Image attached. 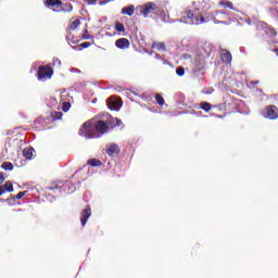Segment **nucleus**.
Masks as SVG:
<instances>
[{"label":"nucleus","instance_id":"nucleus-1","mask_svg":"<svg viewBox=\"0 0 278 278\" xmlns=\"http://www.w3.org/2000/svg\"><path fill=\"white\" fill-rule=\"evenodd\" d=\"M109 130H110V125L108 124V122L103 119H99V121L91 119L83 124L78 134L79 136H83V138L90 140V139L101 138L103 135L108 134Z\"/></svg>","mask_w":278,"mask_h":278},{"label":"nucleus","instance_id":"nucleus-2","mask_svg":"<svg viewBox=\"0 0 278 278\" xmlns=\"http://www.w3.org/2000/svg\"><path fill=\"white\" fill-rule=\"evenodd\" d=\"M162 21L163 23H186L187 25H194V13H192V11H187L185 13V16L181 17L180 20H174V21H168V18L166 17V15H162ZM200 23H206L205 17L201 14H198L195 16V25H200Z\"/></svg>","mask_w":278,"mask_h":278},{"label":"nucleus","instance_id":"nucleus-3","mask_svg":"<svg viewBox=\"0 0 278 278\" xmlns=\"http://www.w3.org/2000/svg\"><path fill=\"white\" fill-rule=\"evenodd\" d=\"M216 52V47L213 43L205 42L202 47L198 49L195 61L198 62L199 68L205 66V60Z\"/></svg>","mask_w":278,"mask_h":278},{"label":"nucleus","instance_id":"nucleus-4","mask_svg":"<svg viewBox=\"0 0 278 278\" xmlns=\"http://www.w3.org/2000/svg\"><path fill=\"white\" fill-rule=\"evenodd\" d=\"M137 10H139L143 18H149V14L160 16L164 13V9L160 5V2H147L142 5H139Z\"/></svg>","mask_w":278,"mask_h":278},{"label":"nucleus","instance_id":"nucleus-5","mask_svg":"<svg viewBox=\"0 0 278 278\" xmlns=\"http://www.w3.org/2000/svg\"><path fill=\"white\" fill-rule=\"evenodd\" d=\"M48 190H51V192H55V190H59L60 194H71L75 192V188L71 185V181L68 180H66L62 186L52 185L48 187Z\"/></svg>","mask_w":278,"mask_h":278},{"label":"nucleus","instance_id":"nucleus-6","mask_svg":"<svg viewBox=\"0 0 278 278\" xmlns=\"http://www.w3.org/2000/svg\"><path fill=\"white\" fill-rule=\"evenodd\" d=\"M37 77L39 81L51 79L53 77V67H51V64L41 65L37 72Z\"/></svg>","mask_w":278,"mask_h":278},{"label":"nucleus","instance_id":"nucleus-7","mask_svg":"<svg viewBox=\"0 0 278 278\" xmlns=\"http://www.w3.org/2000/svg\"><path fill=\"white\" fill-rule=\"evenodd\" d=\"M257 29L258 31H262V36H266L267 38H275V36H277V31L268 26V24H266L265 22H261L258 25H257Z\"/></svg>","mask_w":278,"mask_h":278},{"label":"nucleus","instance_id":"nucleus-8","mask_svg":"<svg viewBox=\"0 0 278 278\" xmlns=\"http://www.w3.org/2000/svg\"><path fill=\"white\" fill-rule=\"evenodd\" d=\"M106 105H108L109 110L118 112V110H121V108H123V101L116 100L114 97H111L106 100Z\"/></svg>","mask_w":278,"mask_h":278},{"label":"nucleus","instance_id":"nucleus-9","mask_svg":"<svg viewBox=\"0 0 278 278\" xmlns=\"http://www.w3.org/2000/svg\"><path fill=\"white\" fill-rule=\"evenodd\" d=\"M265 118H269V121H276V118H278V108L275 105L266 106Z\"/></svg>","mask_w":278,"mask_h":278},{"label":"nucleus","instance_id":"nucleus-10","mask_svg":"<svg viewBox=\"0 0 278 278\" xmlns=\"http://www.w3.org/2000/svg\"><path fill=\"white\" fill-rule=\"evenodd\" d=\"M90 216H92V210L90 206H88L87 208L83 210L80 215V223L83 227H86V223H88V218H90Z\"/></svg>","mask_w":278,"mask_h":278},{"label":"nucleus","instance_id":"nucleus-11","mask_svg":"<svg viewBox=\"0 0 278 278\" xmlns=\"http://www.w3.org/2000/svg\"><path fill=\"white\" fill-rule=\"evenodd\" d=\"M220 51L222 62H224L225 64H231V61L233 60V58L231 56V52L227 49H220Z\"/></svg>","mask_w":278,"mask_h":278},{"label":"nucleus","instance_id":"nucleus-12","mask_svg":"<svg viewBox=\"0 0 278 278\" xmlns=\"http://www.w3.org/2000/svg\"><path fill=\"white\" fill-rule=\"evenodd\" d=\"M223 14H225L222 11H215L214 13H211L208 16L210 18H212L213 23H215V25H226L227 23L224 21H218V18H223ZM216 16H218V18H216Z\"/></svg>","mask_w":278,"mask_h":278},{"label":"nucleus","instance_id":"nucleus-13","mask_svg":"<svg viewBox=\"0 0 278 278\" xmlns=\"http://www.w3.org/2000/svg\"><path fill=\"white\" fill-rule=\"evenodd\" d=\"M52 12H73V4L71 2H62L59 9H52Z\"/></svg>","mask_w":278,"mask_h":278},{"label":"nucleus","instance_id":"nucleus-14","mask_svg":"<svg viewBox=\"0 0 278 278\" xmlns=\"http://www.w3.org/2000/svg\"><path fill=\"white\" fill-rule=\"evenodd\" d=\"M106 153L111 157H114V155H118V153H121V150L118 149V144L112 143L109 147H106Z\"/></svg>","mask_w":278,"mask_h":278},{"label":"nucleus","instance_id":"nucleus-15","mask_svg":"<svg viewBox=\"0 0 278 278\" xmlns=\"http://www.w3.org/2000/svg\"><path fill=\"white\" fill-rule=\"evenodd\" d=\"M115 47L117 49H129V39L127 38H119L115 41Z\"/></svg>","mask_w":278,"mask_h":278},{"label":"nucleus","instance_id":"nucleus-16","mask_svg":"<svg viewBox=\"0 0 278 278\" xmlns=\"http://www.w3.org/2000/svg\"><path fill=\"white\" fill-rule=\"evenodd\" d=\"M46 8H55L54 10H59L62 7V0H46Z\"/></svg>","mask_w":278,"mask_h":278},{"label":"nucleus","instance_id":"nucleus-17","mask_svg":"<svg viewBox=\"0 0 278 278\" xmlns=\"http://www.w3.org/2000/svg\"><path fill=\"white\" fill-rule=\"evenodd\" d=\"M135 12H136V7L134 4L124 7L122 9V14H125L126 16H134Z\"/></svg>","mask_w":278,"mask_h":278},{"label":"nucleus","instance_id":"nucleus-18","mask_svg":"<svg viewBox=\"0 0 278 278\" xmlns=\"http://www.w3.org/2000/svg\"><path fill=\"white\" fill-rule=\"evenodd\" d=\"M34 153H36V150H34V148H31V147L25 148L23 150V155H24L25 160H33Z\"/></svg>","mask_w":278,"mask_h":278},{"label":"nucleus","instance_id":"nucleus-19","mask_svg":"<svg viewBox=\"0 0 278 278\" xmlns=\"http://www.w3.org/2000/svg\"><path fill=\"white\" fill-rule=\"evenodd\" d=\"M269 12H270L271 16H274V18H277V21H278V0H275L273 2V7L269 8Z\"/></svg>","mask_w":278,"mask_h":278},{"label":"nucleus","instance_id":"nucleus-20","mask_svg":"<svg viewBox=\"0 0 278 278\" xmlns=\"http://www.w3.org/2000/svg\"><path fill=\"white\" fill-rule=\"evenodd\" d=\"M152 49H155L156 51H166V43L164 42H153Z\"/></svg>","mask_w":278,"mask_h":278},{"label":"nucleus","instance_id":"nucleus-21","mask_svg":"<svg viewBox=\"0 0 278 278\" xmlns=\"http://www.w3.org/2000/svg\"><path fill=\"white\" fill-rule=\"evenodd\" d=\"M25 194H27V191H20L16 195H11L10 198H8L7 201H16V199H23Z\"/></svg>","mask_w":278,"mask_h":278},{"label":"nucleus","instance_id":"nucleus-22","mask_svg":"<svg viewBox=\"0 0 278 278\" xmlns=\"http://www.w3.org/2000/svg\"><path fill=\"white\" fill-rule=\"evenodd\" d=\"M1 187L3 188L4 192H14V185H12V181H7Z\"/></svg>","mask_w":278,"mask_h":278},{"label":"nucleus","instance_id":"nucleus-23","mask_svg":"<svg viewBox=\"0 0 278 278\" xmlns=\"http://www.w3.org/2000/svg\"><path fill=\"white\" fill-rule=\"evenodd\" d=\"M1 168L3 170H14V165L11 162H3Z\"/></svg>","mask_w":278,"mask_h":278},{"label":"nucleus","instance_id":"nucleus-24","mask_svg":"<svg viewBox=\"0 0 278 278\" xmlns=\"http://www.w3.org/2000/svg\"><path fill=\"white\" fill-rule=\"evenodd\" d=\"M87 164H89V166H94V167H97V166H101V164H103V163L101 162V160L91 159V160H89V161L87 162Z\"/></svg>","mask_w":278,"mask_h":278},{"label":"nucleus","instance_id":"nucleus-25","mask_svg":"<svg viewBox=\"0 0 278 278\" xmlns=\"http://www.w3.org/2000/svg\"><path fill=\"white\" fill-rule=\"evenodd\" d=\"M219 5H223L224 8H229V10H236L233 8V3H231L227 0H220Z\"/></svg>","mask_w":278,"mask_h":278},{"label":"nucleus","instance_id":"nucleus-26","mask_svg":"<svg viewBox=\"0 0 278 278\" xmlns=\"http://www.w3.org/2000/svg\"><path fill=\"white\" fill-rule=\"evenodd\" d=\"M200 108L204 112H210V110H212V104H210V102H201Z\"/></svg>","mask_w":278,"mask_h":278},{"label":"nucleus","instance_id":"nucleus-27","mask_svg":"<svg viewBox=\"0 0 278 278\" xmlns=\"http://www.w3.org/2000/svg\"><path fill=\"white\" fill-rule=\"evenodd\" d=\"M62 116H64L62 112L54 111L51 113L52 121H61Z\"/></svg>","mask_w":278,"mask_h":278},{"label":"nucleus","instance_id":"nucleus-28","mask_svg":"<svg viewBox=\"0 0 278 278\" xmlns=\"http://www.w3.org/2000/svg\"><path fill=\"white\" fill-rule=\"evenodd\" d=\"M81 25V22L79 20L73 21V23L70 25V29L75 30Z\"/></svg>","mask_w":278,"mask_h":278},{"label":"nucleus","instance_id":"nucleus-29","mask_svg":"<svg viewBox=\"0 0 278 278\" xmlns=\"http://www.w3.org/2000/svg\"><path fill=\"white\" fill-rule=\"evenodd\" d=\"M176 75H178V77H184L186 75V70L181 66L176 67Z\"/></svg>","mask_w":278,"mask_h":278},{"label":"nucleus","instance_id":"nucleus-30","mask_svg":"<svg viewBox=\"0 0 278 278\" xmlns=\"http://www.w3.org/2000/svg\"><path fill=\"white\" fill-rule=\"evenodd\" d=\"M155 101L159 105H164V103H165L164 97H162V94H160V93H156Z\"/></svg>","mask_w":278,"mask_h":278},{"label":"nucleus","instance_id":"nucleus-31","mask_svg":"<svg viewBox=\"0 0 278 278\" xmlns=\"http://www.w3.org/2000/svg\"><path fill=\"white\" fill-rule=\"evenodd\" d=\"M115 29L116 31H125V25H123V23L117 22L115 24Z\"/></svg>","mask_w":278,"mask_h":278},{"label":"nucleus","instance_id":"nucleus-32","mask_svg":"<svg viewBox=\"0 0 278 278\" xmlns=\"http://www.w3.org/2000/svg\"><path fill=\"white\" fill-rule=\"evenodd\" d=\"M90 46H91L90 41H85V42L80 43L81 48H79L78 51H83L84 49H88Z\"/></svg>","mask_w":278,"mask_h":278},{"label":"nucleus","instance_id":"nucleus-33","mask_svg":"<svg viewBox=\"0 0 278 278\" xmlns=\"http://www.w3.org/2000/svg\"><path fill=\"white\" fill-rule=\"evenodd\" d=\"M62 110L64 112H68V110H71V102H64L62 105Z\"/></svg>","mask_w":278,"mask_h":278},{"label":"nucleus","instance_id":"nucleus-34","mask_svg":"<svg viewBox=\"0 0 278 278\" xmlns=\"http://www.w3.org/2000/svg\"><path fill=\"white\" fill-rule=\"evenodd\" d=\"M52 62L53 66H62V61H60L58 58H53Z\"/></svg>","mask_w":278,"mask_h":278},{"label":"nucleus","instance_id":"nucleus-35","mask_svg":"<svg viewBox=\"0 0 278 278\" xmlns=\"http://www.w3.org/2000/svg\"><path fill=\"white\" fill-rule=\"evenodd\" d=\"M85 34L86 35L83 36V40H90V38H92V36L88 34V29H85Z\"/></svg>","mask_w":278,"mask_h":278},{"label":"nucleus","instance_id":"nucleus-36","mask_svg":"<svg viewBox=\"0 0 278 278\" xmlns=\"http://www.w3.org/2000/svg\"><path fill=\"white\" fill-rule=\"evenodd\" d=\"M97 1L98 0H85V3H87L88 5H97Z\"/></svg>","mask_w":278,"mask_h":278},{"label":"nucleus","instance_id":"nucleus-37","mask_svg":"<svg viewBox=\"0 0 278 278\" xmlns=\"http://www.w3.org/2000/svg\"><path fill=\"white\" fill-rule=\"evenodd\" d=\"M5 181V173L0 172V185Z\"/></svg>","mask_w":278,"mask_h":278},{"label":"nucleus","instance_id":"nucleus-38","mask_svg":"<svg viewBox=\"0 0 278 278\" xmlns=\"http://www.w3.org/2000/svg\"><path fill=\"white\" fill-rule=\"evenodd\" d=\"M121 125H123V121L115 118V127H121Z\"/></svg>","mask_w":278,"mask_h":278},{"label":"nucleus","instance_id":"nucleus-39","mask_svg":"<svg viewBox=\"0 0 278 278\" xmlns=\"http://www.w3.org/2000/svg\"><path fill=\"white\" fill-rule=\"evenodd\" d=\"M112 2V0H102L100 5H108V3Z\"/></svg>","mask_w":278,"mask_h":278},{"label":"nucleus","instance_id":"nucleus-40","mask_svg":"<svg viewBox=\"0 0 278 278\" xmlns=\"http://www.w3.org/2000/svg\"><path fill=\"white\" fill-rule=\"evenodd\" d=\"M70 71L71 73H81V70L75 67H72Z\"/></svg>","mask_w":278,"mask_h":278},{"label":"nucleus","instance_id":"nucleus-41","mask_svg":"<svg viewBox=\"0 0 278 278\" xmlns=\"http://www.w3.org/2000/svg\"><path fill=\"white\" fill-rule=\"evenodd\" d=\"M257 84H260V80H252V81H250L251 86H257Z\"/></svg>","mask_w":278,"mask_h":278},{"label":"nucleus","instance_id":"nucleus-42","mask_svg":"<svg viewBox=\"0 0 278 278\" xmlns=\"http://www.w3.org/2000/svg\"><path fill=\"white\" fill-rule=\"evenodd\" d=\"M2 194H5L4 189L0 186V197H2Z\"/></svg>","mask_w":278,"mask_h":278},{"label":"nucleus","instance_id":"nucleus-43","mask_svg":"<svg viewBox=\"0 0 278 278\" xmlns=\"http://www.w3.org/2000/svg\"><path fill=\"white\" fill-rule=\"evenodd\" d=\"M154 58H155V60H162L163 59L162 55H160L157 53L154 55Z\"/></svg>","mask_w":278,"mask_h":278},{"label":"nucleus","instance_id":"nucleus-44","mask_svg":"<svg viewBox=\"0 0 278 278\" xmlns=\"http://www.w3.org/2000/svg\"><path fill=\"white\" fill-rule=\"evenodd\" d=\"M7 203H9V205H14V203H16V201L11 200V201H7Z\"/></svg>","mask_w":278,"mask_h":278},{"label":"nucleus","instance_id":"nucleus-45","mask_svg":"<svg viewBox=\"0 0 278 278\" xmlns=\"http://www.w3.org/2000/svg\"><path fill=\"white\" fill-rule=\"evenodd\" d=\"M161 61H162V64H165V65L169 64L168 61H166V59H164V58Z\"/></svg>","mask_w":278,"mask_h":278},{"label":"nucleus","instance_id":"nucleus-46","mask_svg":"<svg viewBox=\"0 0 278 278\" xmlns=\"http://www.w3.org/2000/svg\"><path fill=\"white\" fill-rule=\"evenodd\" d=\"M53 201H55V197L50 195V203H53Z\"/></svg>","mask_w":278,"mask_h":278},{"label":"nucleus","instance_id":"nucleus-47","mask_svg":"<svg viewBox=\"0 0 278 278\" xmlns=\"http://www.w3.org/2000/svg\"><path fill=\"white\" fill-rule=\"evenodd\" d=\"M72 49H74V51H77V49H79V46H72Z\"/></svg>","mask_w":278,"mask_h":278},{"label":"nucleus","instance_id":"nucleus-48","mask_svg":"<svg viewBox=\"0 0 278 278\" xmlns=\"http://www.w3.org/2000/svg\"><path fill=\"white\" fill-rule=\"evenodd\" d=\"M66 40H67L68 45H71V37L67 36Z\"/></svg>","mask_w":278,"mask_h":278},{"label":"nucleus","instance_id":"nucleus-49","mask_svg":"<svg viewBox=\"0 0 278 278\" xmlns=\"http://www.w3.org/2000/svg\"><path fill=\"white\" fill-rule=\"evenodd\" d=\"M5 202H8V200H3L0 198V203H5Z\"/></svg>","mask_w":278,"mask_h":278},{"label":"nucleus","instance_id":"nucleus-50","mask_svg":"<svg viewBox=\"0 0 278 278\" xmlns=\"http://www.w3.org/2000/svg\"><path fill=\"white\" fill-rule=\"evenodd\" d=\"M92 103H97V99L92 100Z\"/></svg>","mask_w":278,"mask_h":278},{"label":"nucleus","instance_id":"nucleus-51","mask_svg":"<svg viewBox=\"0 0 278 278\" xmlns=\"http://www.w3.org/2000/svg\"><path fill=\"white\" fill-rule=\"evenodd\" d=\"M72 45H77V42H75V41H72Z\"/></svg>","mask_w":278,"mask_h":278},{"label":"nucleus","instance_id":"nucleus-52","mask_svg":"<svg viewBox=\"0 0 278 278\" xmlns=\"http://www.w3.org/2000/svg\"><path fill=\"white\" fill-rule=\"evenodd\" d=\"M206 94H212V91H211V92H210V91H207V92H206Z\"/></svg>","mask_w":278,"mask_h":278},{"label":"nucleus","instance_id":"nucleus-53","mask_svg":"<svg viewBox=\"0 0 278 278\" xmlns=\"http://www.w3.org/2000/svg\"><path fill=\"white\" fill-rule=\"evenodd\" d=\"M248 25H251V21H248Z\"/></svg>","mask_w":278,"mask_h":278},{"label":"nucleus","instance_id":"nucleus-54","mask_svg":"<svg viewBox=\"0 0 278 278\" xmlns=\"http://www.w3.org/2000/svg\"><path fill=\"white\" fill-rule=\"evenodd\" d=\"M199 11V8H195V12H198Z\"/></svg>","mask_w":278,"mask_h":278},{"label":"nucleus","instance_id":"nucleus-55","mask_svg":"<svg viewBox=\"0 0 278 278\" xmlns=\"http://www.w3.org/2000/svg\"><path fill=\"white\" fill-rule=\"evenodd\" d=\"M111 1H114V0H111Z\"/></svg>","mask_w":278,"mask_h":278}]
</instances>
